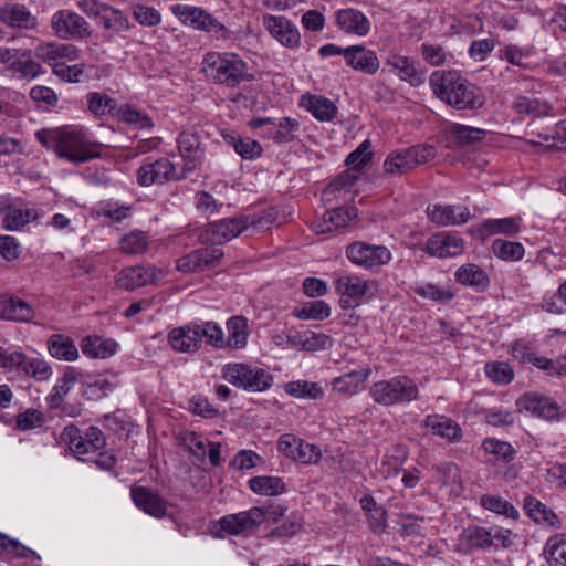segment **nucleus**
<instances>
[{"label":"nucleus","mask_w":566,"mask_h":566,"mask_svg":"<svg viewBox=\"0 0 566 566\" xmlns=\"http://www.w3.org/2000/svg\"><path fill=\"white\" fill-rule=\"evenodd\" d=\"M433 94L455 109H474L483 105L480 90L454 71H434L429 77Z\"/></svg>","instance_id":"f257e3e1"},{"label":"nucleus","mask_w":566,"mask_h":566,"mask_svg":"<svg viewBox=\"0 0 566 566\" xmlns=\"http://www.w3.org/2000/svg\"><path fill=\"white\" fill-rule=\"evenodd\" d=\"M35 137L45 148L72 163H85L98 156L95 150L98 144L90 142L83 132L72 127L42 129L35 133Z\"/></svg>","instance_id":"f03ea898"},{"label":"nucleus","mask_w":566,"mask_h":566,"mask_svg":"<svg viewBox=\"0 0 566 566\" xmlns=\"http://www.w3.org/2000/svg\"><path fill=\"white\" fill-rule=\"evenodd\" d=\"M61 440L81 461H92L104 470L112 469L116 462L114 455L102 452L106 446V439L97 427H90L82 431L74 424L66 426L61 433Z\"/></svg>","instance_id":"7ed1b4c3"},{"label":"nucleus","mask_w":566,"mask_h":566,"mask_svg":"<svg viewBox=\"0 0 566 566\" xmlns=\"http://www.w3.org/2000/svg\"><path fill=\"white\" fill-rule=\"evenodd\" d=\"M202 72L216 83L230 88L255 78L248 63L232 52H208L202 61Z\"/></svg>","instance_id":"20e7f679"},{"label":"nucleus","mask_w":566,"mask_h":566,"mask_svg":"<svg viewBox=\"0 0 566 566\" xmlns=\"http://www.w3.org/2000/svg\"><path fill=\"white\" fill-rule=\"evenodd\" d=\"M371 399L384 407L408 405L419 398V388L413 379L397 375L374 382L369 388Z\"/></svg>","instance_id":"39448f33"},{"label":"nucleus","mask_w":566,"mask_h":566,"mask_svg":"<svg viewBox=\"0 0 566 566\" xmlns=\"http://www.w3.org/2000/svg\"><path fill=\"white\" fill-rule=\"evenodd\" d=\"M222 377L231 385L250 392H262L271 388L273 377L262 368L247 364H227Z\"/></svg>","instance_id":"423d86ee"},{"label":"nucleus","mask_w":566,"mask_h":566,"mask_svg":"<svg viewBox=\"0 0 566 566\" xmlns=\"http://www.w3.org/2000/svg\"><path fill=\"white\" fill-rule=\"evenodd\" d=\"M437 156V149L433 145H416L388 155L384 163V169L387 174H406L416 167L429 163Z\"/></svg>","instance_id":"0eeeda50"},{"label":"nucleus","mask_w":566,"mask_h":566,"mask_svg":"<svg viewBox=\"0 0 566 566\" xmlns=\"http://www.w3.org/2000/svg\"><path fill=\"white\" fill-rule=\"evenodd\" d=\"M256 220L248 216H240L231 219H222L209 223L199 234L203 244L212 247L223 244L240 235L250 227H255Z\"/></svg>","instance_id":"6e6552de"},{"label":"nucleus","mask_w":566,"mask_h":566,"mask_svg":"<svg viewBox=\"0 0 566 566\" xmlns=\"http://www.w3.org/2000/svg\"><path fill=\"white\" fill-rule=\"evenodd\" d=\"M187 175L179 165L167 158H159L155 161L145 163L137 170V182L142 187H149L154 184L177 181L185 179Z\"/></svg>","instance_id":"1a4fd4ad"},{"label":"nucleus","mask_w":566,"mask_h":566,"mask_svg":"<svg viewBox=\"0 0 566 566\" xmlns=\"http://www.w3.org/2000/svg\"><path fill=\"white\" fill-rule=\"evenodd\" d=\"M51 24L56 36L63 40L85 39L92 34L87 21L70 10H60L54 13Z\"/></svg>","instance_id":"9d476101"},{"label":"nucleus","mask_w":566,"mask_h":566,"mask_svg":"<svg viewBox=\"0 0 566 566\" xmlns=\"http://www.w3.org/2000/svg\"><path fill=\"white\" fill-rule=\"evenodd\" d=\"M347 258L355 264L366 269L388 263L391 259L390 251L384 245H373L364 242H354L347 247Z\"/></svg>","instance_id":"9b49d317"},{"label":"nucleus","mask_w":566,"mask_h":566,"mask_svg":"<svg viewBox=\"0 0 566 566\" xmlns=\"http://www.w3.org/2000/svg\"><path fill=\"white\" fill-rule=\"evenodd\" d=\"M260 507H252L237 514H229L219 520L220 528L230 535L254 532L262 524Z\"/></svg>","instance_id":"f8f14e48"},{"label":"nucleus","mask_w":566,"mask_h":566,"mask_svg":"<svg viewBox=\"0 0 566 566\" xmlns=\"http://www.w3.org/2000/svg\"><path fill=\"white\" fill-rule=\"evenodd\" d=\"M223 256L218 247L202 248L184 255L177 261V269L185 273L200 272L219 264Z\"/></svg>","instance_id":"ddd939ff"},{"label":"nucleus","mask_w":566,"mask_h":566,"mask_svg":"<svg viewBox=\"0 0 566 566\" xmlns=\"http://www.w3.org/2000/svg\"><path fill=\"white\" fill-rule=\"evenodd\" d=\"M178 150L184 159V165L179 166L186 175L192 172L202 163L203 148L201 137L190 130H185L178 137Z\"/></svg>","instance_id":"4468645a"},{"label":"nucleus","mask_w":566,"mask_h":566,"mask_svg":"<svg viewBox=\"0 0 566 566\" xmlns=\"http://www.w3.org/2000/svg\"><path fill=\"white\" fill-rule=\"evenodd\" d=\"M170 347L181 354H193L201 347L199 323H189L169 331L167 336Z\"/></svg>","instance_id":"2eb2a0df"},{"label":"nucleus","mask_w":566,"mask_h":566,"mask_svg":"<svg viewBox=\"0 0 566 566\" xmlns=\"http://www.w3.org/2000/svg\"><path fill=\"white\" fill-rule=\"evenodd\" d=\"M263 25L270 34L287 49H295L300 45L301 35L295 24L285 17L264 15Z\"/></svg>","instance_id":"dca6fc26"},{"label":"nucleus","mask_w":566,"mask_h":566,"mask_svg":"<svg viewBox=\"0 0 566 566\" xmlns=\"http://www.w3.org/2000/svg\"><path fill=\"white\" fill-rule=\"evenodd\" d=\"M34 55L38 60L46 63L52 69L61 61L74 62L80 57V50L73 44L46 42L41 43L34 49Z\"/></svg>","instance_id":"f3484780"},{"label":"nucleus","mask_w":566,"mask_h":566,"mask_svg":"<svg viewBox=\"0 0 566 566\" xmlns=\"http://www.w3.org/2000/svg\"><path fill=\"white\" fill-rule=\"evenodd\" d=\"M130 496L134 504L146 514L156 518L164 517L167 513V501L146 486H133Z\"/></svg>","instance_id":"a211bd4d"},{"label":"nucleus","mask_w":566,"mask_h":566,"mask_svg":"<svg viewBox=\"0 0 566 566\" xmlns=\"http://www.w3.org/2000/svg\"><path fill=\"white\" fill-rule=\"evenodd\" d=\"M345 61L348 66L367 75H374L380 66L379 59L375 51L364 45H352L346 48Z\"/></svg>","instance_id":"6ab92c4d"},{"label":"nucleus","mask_w":566,"mask_h":566,"mask_svg":"<svg viewBox=\"0 0 566 566\" xmlns=\"http://www.w3.org/2000/svg\"><path fill=\"white\" fill-rule=\"evenodd\" d=\"M516 405L520 410H526L544 419H555L559 413V407L555 401L536 392L524 394L517 399Z\"/></svg>","instance_id":"aec40b11"},{"label":"nucleus","mask_w":566,"mask_h":566,"mask_svg":"<svg viewBox=\"0 0 566 566\" xmlns=\"http://www.w3.org/2000/svg\"><path fill=\"white\" fill-rule=\"evenodd\" d=\"M426 251L438 258L457 256L463 251V240L454 233L439 232L429 238Z\"/></svg>","instance_id":"412c9836"},{"label":"nucleus","mask_w":566,"mask_h":566,"mask_svg":"<svg viewBox=\"0 0 566 566\" xmlns=\"http://www.w3.org/2000/svg\"><path fill=\"white\" fill-rule=\"evenodd\" d=\"M34 310L15 295L0 294V318L28 323L34 317Z\"/></svg>","instance_id":"4be33fe9"},{"label":"nucleus","mask_w":566,"mask_h":566,"mask_svg":"<svg viewBox=\"0 0 566 566\" xmlns=\"http://www.w3.org/2000/svg\"><path fill=\"white\" fill-rule=\"evenodd\" d=\"M423 427L431 434L452 443L460 441L462 438V429L459 423L444 415H428L423 420Z\"/></svg>","instance_id":"5701e85b"},{"label":"nucleus","mask_w":566,"mask_h":566,"mask_svg":"<svg viewBox=\"0 0 566 566\" xmlns=\"http://www.w3.org/2000/svg\"><path fill=\"white\" fill-rule=\"evenodd\" d=\"M0 21L12 29L32 30L38 20L30 10L19 3H8L0 8Z\"/></svg>","instance_id":"b1692460"},{"label":"nucleus","mask_w":566,"mask_h":566,"mask_svg":"<svg viewBox=\"0 0 566 566\" xmlns=\"http://www.w3.org/2000/svg\"><path fill=\"white\" fill-rule=\"evenodd\" d=\"M155 280V270L150 266L135 265L123 269L116 277V285L126 291L145 286Z\"/></svg>","instance_id":"393cba45"},{"label":"nucleus","mask_w":566,"mask_h":566,"mask_svg":"<svg viewBox=\"0 0 566 566\" xmlns=\"http://www.w3.org/2000/svg\"><path fill=\"white\" fill-rule=\"evenodd\" d=\"M336 22L345 33L365 36L370 31L368 18L361 11L354 8L338 10Z\"/></svg>","instance_id":"a878e982"},{"label":"nucleus","mask_w":566,"mask_h":566,"mask_svg":"<svg viewBox=\"0 0 566 566\" xmlns=\"http://www.w3.org/2000/svg\"><path fill=\"white\" fill-rule=\"evenodd\" d=\"M428 216L438 226H460L471 218L469 209L464 206H433L428 208Z\"/></svg>","instance_id":"bb28decb"},{"label":"nucleus","mask_w":566,"mask_h":566,"mask_svg":"<svg viewBox=\"0 0 566 566\" xmlns=\"http://www.w3.org/2000/svg\"><path fill=\"white\" fill-rule=\"evenodd\" d=\"M336 291L346 298L340 300L343 308H350L352 301L361 298L367 291V282L356 275L343 274L335 281Z\"/></svg>","instance_id":"cd10ccee"},{"label":"nucleus","mask_w":566,"mask_h":566,"mask_svg":"<svg viewBox=\"0 0 566 566\" xmlns=\"http://www.w3.org/2000/svg\"><path fill=\"white\" fill-rule=\"evenodd\" d=\"M486 130L467 126L462 124H452L447 134V139L450 148H463L473 146L482 142L486 136Z\"/></svg>","instance_id":"c85d7f7f"},{"label":"nucleus","mask_w":566,"mask_h":566,"mask_svg":"<svg viewBox=\"0 0 566 566\" xmlns=\"http://www.w3.org/2000/svg\"><path fill=\"white\" fill-rule=\"evenodd\" d=\"M370 375L369 369H359L345 373L332 381V388L339 395L354 396L360 391Z\"/></svg>","instance_id":"c756f323"},{"label":"nucleus","mask_w":566,"mask_h":566,"mask_svg":"<svg viewBox=\"0 0 566 566\" xmlns=\"http://www.w3.org/2000/svg\"><path fill=\"white\" fill-rule=\"evenodd\" d=\"M222 137L242 159L253 160L262 155L261 144L250 137H241L234 133H223Z\"/></svg>","instance_id":"7c9ffc66"},{"label":"nucleus","mask_w":566,"mask_h":566,"mask_svg":"<svg viewBox=\"0 0 566 566\" xmlns=\"http://www.w3.org/2000/svg\"><path fill=\"white\" fill-rule=\"evenodd\" d=\"M81 349L87 357L105 359L116 353L117 344L113 339L87 336L82 340Z\"/></svg>","instance_id":"2f4dec72"},{"label":"nucleus","mask_w":566,"mask_h":566,"mask_svg":"<svg viewBox=\"0 0 566 566\" xmlns=\"http://www.w3.org/2000/svg\"><path fill=\"white\" fill-rule=\"evenodd\" d=\"M228 337L226 338V348L241 349L248 343V322L243 316H232L227 321Z\"/></svg>","instance_id":"473e14b6"},{"label":"nucleus","mask_w":566,"mask_h":566,"mask_svg":"<svg viewBox=\"0 0 566 566\" xmlns=\"http://www.w3.org/2000/svg\"><path fill=\"white\" fill-rule=\"evenodd\" d=\"M521 230L520 217L486 219L480 224V231L488 235H514Z\"/></svg>","instance_id":"72a5a7b5"},{"label":"nucleus","mask_w":566,"mask_h":566,"mask_svg":"<svg viewBox=\"0 0 566 566\" xmlns=\"http://www.w3.org/2000/svg\"><path fill=\"white\" fill-rule=\"evenodd\" d=\"M49 353L60 360L73 361L78 357V350L72 338L54 334L48 342Z\"/></svg>","instance_id":"f704fd0d"},{"label":"nucleus","mask_w":566,"mask_h":566,"mask_svg":"<svg viewBox=\"0 0 566 566\" xmlns=\"http://www.w3.org/2000/svg\"><path fill=\"white\" fill-rule=\"evenodd\" d=\"M77 381V373L74 368L69 367L63 374L59 382L52 388L46 397V402L51 409L61 407L65 396L70 392L73 385Z\"/></svg>","instance_id":"c9c22d12"},{"label":"nucleus","mask_w":566,"mask_h":566,"mask_svg":"<svg viewBox=\"0 0 566 566\" xmlns=\"http://www.w3.org/2000/svg\"><path fill=\"white\" fill-rule=\"evenodd\" d=\"M387 64L398 71V75L402 81H407L412 85H419L423 81L422 73L415 67L412 60L407 56L391 55L387 60Z\"/></svg>","instance_id":"e433bc0d"},{"label":"nucleus","mask_w":566,"mask_h":566,"mask_svg":"<svg viewBox=\"0 0 566 566\" xmlns=\"http://www.w3.org/2000/svg\"><path fill=\"white\" fill-rule=\"evenodd\" d=\"M292 314L298 319L324 321L331 315V306L322 300L308 301L295 307Z\"/></svg>","instance_id":"4c0bfd02"},{"label":"nucleus","mask_w":566,"mask_h":566,"mask_svg":"<svg viewBox=\"0 0 566 566\" xmlns=\"http://www.w3.org/2000/svg\"><path fill=\"white\" fill-rule=\"evenodd\" d=\"M307 111L321 122H329L336 117L337 107L328 98L323 96H310L304 103Z\"/></svg>","instance_id":"58836bf2"},{"label":"nucleus","mask_w":566,"mask_h":566,"mask_svg":"<svg viewBox=\"0 0 566 566\" xmlns=\"http://www.w3.org/2000/svg\"><path fill=\"white\" fill-rule=\"evenodd\" d=\"M513 108L518 114L533 116H547L553 111L552 105L547 101L531 98L526 96L516 97L513 103Z\"/></svg>","instance_id":"ea45409f"},{"label":"nucleus","mask_w":566,"mask_h":566,"mask_svg":"<svg viewBox=\"0 0 566 566\" xmlns=\"http://www.w3.org/2000/svg\"><path fill=\"white\" fill-rule=\"evenodd\" d=\"M149 239L143 231H132L125 234L119 242V250L124 254H143L148 250Z\"/></svg>","instance_id":"a19ab883"},{"label":"nucleus","mask_w":566,"mask_h":566,"mask_svg":"<svg viewBox=\"0 0 566 566\" xmlns=\"http://www.w3.org/2000/svg\"><path fill=\"white\" fill-rule=\"evenodd\" d=\"M287 395L301 399H319L323 397V389L317 382L306 380L290 381L285 386Z\"/></svg>","instance_id":"79ce46f5"},{"label":"nucleus","mask_w":566,"mask_h":566,"mask_svg":"<svg viewBox=\"0 0 566 566\" xmlns=\"http://www.w3.org/2000/svg\"><path fill=\"white\" fill-rule=\"evenodd\" d=\"M250 489L262 495H277L285 492V484L277 476H254L249 480Z\"/></svg>","instance_id":"37998d69"},{"label":"nucleus","mask_w":566,"mask_h":566,"mask_svg":"<svg viewBox=\"0 0 566 566\" xmlns=\"http://www.w3.org/2000/svg\"><path fill=\"white\" fill-rule=\"evenodd\" d=\"M480 502L481 505L490 512L504 515L512 520H516L518 517V511L514 505L499 495L485 494L481 496Z\"/></svg>","instance_id":"c03bdc74"},{"label":"nucleus","mask_w":566,"mask_h":566,"mask_svg":"<svg viewBox=\"0 0 566 566\" xmlns=\"http://www.w3.org/2000/svg\"><path fill=\"white\" fill-rule=\"evenodd\" d=\"M546 554L551 566H566V534L551 537L546 544Z\"/></svg>","instance_id":"a18cd8bd"},{"label":"nucleus","mask_w":566,"mask_h":566,"mask_svg":"<svg viewBox=\"0 0 566 566\" xmlns=\"http://www.w3.org/2000/svg\"><path fill=\"white\" fill-rule=\"evenodd\" d=\"M4 212L2 227L8 231H17L30 221V210H22L14 207H0V213Z\"/></svg>","instance_id":"49530a36"},{"label":"nucleus","mask_w":566,"mask_h":566,"mask_svg":"<svg viewBox=\"0 0 566 566\" xmlns=\"http://www.w3.org/2000/svg\"><path fill=\"white\" fill-rule=\"evenodd\" d=\"M493 253L504 261H518L524 256V247L520 242L496 239L492 242Z\"/></svg>","instance_id":"de8ad7c7"},{"label":"nucleus","mask_w":566,"mask_h":566,"mask_svg":"<svg viewBox=\"0 0 566 566\" xmlns=\"http://www.w3.org/2000/svg\"><path fill=\"white\" fill-rule=\"evenodd\" d=\"M276 144H287L295 140L301 132L298 119L293 117H282L276 119Z\"/></svg>","instance_id":"09e8293b"},{"label":"nucleus","mask_w":566,"mask_h":566,"mask_svg":"<svg viewBox=\"0 0 566 566\" xmlns=\"http://www.w3.org/2000/svg\"><path fill=\"white\" fill-rule=\"evenodd\" d=\"M457 281L470 286H486L488 276L485 272L475 264H468L459 268L455 273Z\"/></svg>","instance_id":"8fccbe9b"},{"label":"nucleus","mask_w":566,"mask_h":566,"mask_svg":"<svg viewBox=\"0 0 566 566\" xmlns=\"http://www.w3.org/2000/svg\"><path fill=\"white\" fill-rule=\"evenodd\" d=\"M462 537L471 549H486L491 546V531L481 526L465 528Z\"/></svg>","instance_id":"3c124183"},{"label":"nucleus","mask_w":566,"mask_h":566,"mask_svg":"<svg viewBox=\"0 0 566 566\" xmlns=\"http://www.w3.org/2000/svg\"><path fill=\"white\" fill-rule=\"evenodd\" d=\"M99 24H102L104 29L115 32H122L129 28L127 17L120 10L108 4L99 18Z\"/></svg>","instance_id":"603ef678"},{"label":"nucleus","mask_w":566,"mask_h":566,"mask_svg":"<svg viewBox=\"0 0 566 566\" xmlns=\"http://www.w3.org/2000/svg\"><path fill=\"white\" fill-rule=\"evenodd\" d=\"M88 109L97 117L111 114L116 107V102L106 94L93 92L87 95Z\"/></svg>","instance_id":"864d4df0"},{"label":"nucleus","mask_w":566,"mask_h":566,"mask_svg":"<svg viewBox=\"0 0 566 566\" xmlns=\"http://www.w3.org/2000/svg\"><path fill=\"white\" fill-rule=\"evenodd\" d=\"M179 439L188 451L199 461H205L207 457L206 442L203 438L195 431L180 432Z\"/></svg>","instance_id":"5fc2aeb1"},{"label":"nucleus","mask_w":566,"mask_h":566,"mask_svg":"<svg viewBox=\"0 0 566 566\" xmlns=\"http://www.w3.org/2000/svg\"><path fill=\"white\" fill-rule=\"evenodd\" d=\"M199 337H206L209 345L216 348H226V337L222 328L214 322L207 321L199 324Z\"/></svg>","instance_id":"6e6d98bb"},{"label":"nucleus","mask_w":566,"mask_h":566,"mask_svg":"<svg viewBox=\"0 0 566 566\" xmlns=\"http://www.w3.org/2000/svg\"><path fill=\"white\" fill-rule=\"evenodd\" d=\"M0 552L13 555L18 558H39L38 554L33 549L24 546L18 539L10 538L3 533H0Z\"/></svg>","instance_id":"4d7b16f0"},{"label":"nucleus","mask_w":566,"mask_h":566,"mask_svg":"<svg viewBox=\"0 0 566 566\" xmlns=\"http://www.w3.org/2000/svg\"><path fill=\"white\" fill-rule=\"evenodd\" d=\"M355 218H357V209L354 207H339L325 212V219L334 230L346 227Z\"/></svg>","instance_id":"13d9d810"},{"label":"nucleus","mask_w":566,"mask_h":566,"mask_svg":"<svg viewBox=\"0 0 566 566\" xmlns=\"http://www.w3.org/2000/svg\"><path fill=\"white\" fill-rule=\"evenodd\" d=\"M486 376L499 384H509L513 380L514 373L510 365L504 361H493L485 365Z\"/></svg>","instance_id":"bf43d9fd"},{"label":"nucleus","mask_w":566,"mask_h":566,"mask_svg":"<svg viewBox=\"0 0 566 566\" xmlns=\"http://www.w3.org/2000/svg\"><path fill=\"white\" fill-rule=\"evenodd\" d=\"M22 371L38 381L48 380L52 375L49 364L40 358L27 357Z\"/></svg>","instance_id":"052dcab7"},{"label":"nucleus","mask_w":566,"mask_h":566,"mask_svg":"<svg viewBox=\"0 0 566 566\" xmlns=\"http://www.w3.org/2000/svg\"><path fill=\"white\" fill-rule=\"evenodd\" d=\"M420 51L423 60L431 66L442 65L451 57V54L439 44L423 43Z\"/></svg>","instance_id":"680f3d73"},{"label":"nucleus","mask_w":566,"mask_h":566,"mask_svg":"<svg viewBox=\"0 0 566 566\" xmlns=\"http://www.w3.org/2000/svg\"><path fill=\"white\" fill-rule=\"evenodd\" d=\"M483 448L486 452L497 455L505 462L514 459L515 451L513 447L506 441L489 438L484 440Z\"/></svg>","instance_id":"e2e57ef3"},{"label":"nucleus","mask_w":566,"mask_h":566,"mask_svg":"<svg viewBox=\"0 0 566 566\" xmlns=\"http://www.w3.org/2000/svg\"><path fill=\"white\" fill-rule=\"evenodd\" d=\"M9 69L20 74L21 78H35L44 71L40 63L32 59L13 61Z\"/></svg>","instance_id":"0e129e2a"},{"label":"nucleus","mask_w":566,"mask_h":566,"mask_svg":"<svg viewBox=\"0 0 566 566\" xmlns=\"http://www.w3.org/2000/svg\"><path fill=\"white\" fill-rule=\"evenodd\" d=\"M134 18L143 25L154 27L160 23L161 17L158 10L144 4L133 7Z\"/></svg>","instance_id":"69168bd1"},{"label":"nucleus","mask_w":566,"mask_h":566,"mask_svg":"<svg viewBox=\"0 0 566 566\" xmlns=\"http://www.w3.org/2000/svg\"><path fill=\"white\" fill-rule=\"evenodd\" d=\"M294 454V460L306 464H316L322 458L321 449L317 446L302 440Z\"/></svg>","instance_id":"338daca9"},{"label":"nucleus","mask_w":566,"mask_h":566,"mask_svg":"<svg viewBox=\"0 0 566 566\" xmlns=\"http://www.w3.org/2000/svg\"><path fill=\"white\" fill-rule=\"evenodd\" d=\"M542 307L552 314H562L566 311V281L559 285L554 297L544 300Z\"/></svg>","instance_id":"774afa93"}]
</instances>
